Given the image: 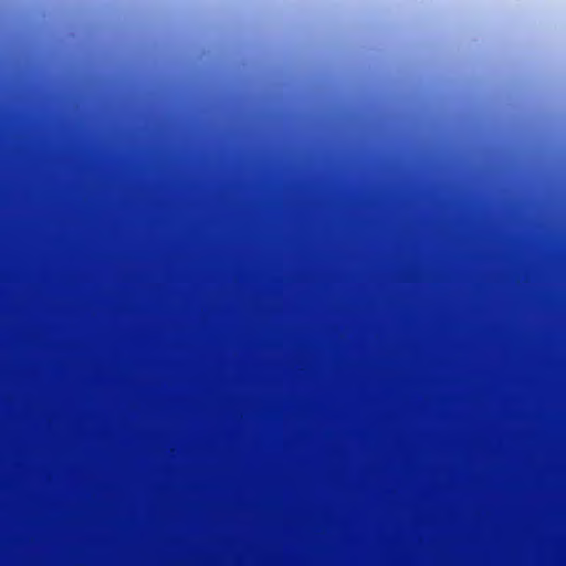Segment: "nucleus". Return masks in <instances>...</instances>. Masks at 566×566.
Segmentation results:
<instances>
[{
	"label": "nucleus",
	"instance_id": "nucleus-1",
	"mask_svg": "<svg viewBox=\"0 0 566 566\" xmlns=\"http://www.w3.org/2000/svg\"><path fill=\"white\" fill-rule=\"evenodd\" d=\"M450 566H460V460H450Z\"/></svg>",
	"mask_w": 566,
	"mask_h": 566
}]
</instances>
